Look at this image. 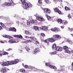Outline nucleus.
I'll use <instances>...</instances> for the list:
<instances>
[{"mask_svg":"<svg viewBox=\"0 0 73 73\" xmlns=\"http://www.w3.org/2000/svg\"><path fill=\"white\" fill-rule=\"evenodd\" d=\"M23 5V7L24 8L28 9L32 7V5L31 4H29V3H27L25 2V0H20Z\"/></svg>","mask_w":73,"mask_h":73,"instance_id":"1","label":"nucleus"},{"mask_svg":"<svg viewBox=\"0 0 73 73\" xmlns=\"http://www.w3.org/2000/svg\"><path fill=\"white\" fill-rule=\"evenodd\" d=\"M19 60L18 59H16L15 60H11V61H8L7 63L8 64V65H14V64H16L17 63L19 62Z\"/></svg>","mask_w":73,"mask_h":73,"instance_id":"2","label":"nucleus"},{"mask_svg":"<svg viewBox=\"0 0 73 73\" xmlns=\"http://www.w3.org/2000/svg\"><path fill=\"white\" fill-rule=\"evenodd\" d=\"M9 1L10 2H5L3 3V5L5 6H9L10 5H11L12 4L13 1L12 0H9Z\"/></svg>","mask_w":73,"mask_h":73,"instance_id":"3","label":"nucleus"},{"mask_svg":"<svg viewBox=\"0 0 73 73\" xmlns=\"http://www.w3.org/2000/svg\"><path fill=\"white\" fill-rule=\"evenodd\" d=\"M54 11L55 12L58 13L59 15H62V12H61V11L58 8L56 7L55 9H54Z\"/></svg>","mask_w":73,"mask_h":73,"instance_id":"4","label":"nucleus"},{"mask_svg":"<svg viewBox=\"0 0 73 73\" xmlns=\"http://www.w3.org/2000/svg\"><path fill=\"white\" fill-rule=\"evenodd\" d=\"M51 11L49 9L45 8L44 9V12L46 13V14H50Z\"/></svg>","mask_w":73,"mask_h":73,"instance_id":"5","label":"nucleus"},{"mask_svg":"<svg viewBox=\"0 0 73 73\" xmlns=\"http://www.w3.org/2000/svg\"><path fill=\"white\" fill-rule=\"evenodd\" d=\"M53 36L55 40H58L61 38V36H60V35H55Z\"/></svg>","mask_w":73,"mask_h":73,"instance_id":"6","label":"nucleus"},{"mask_svg":"<svg viewBox=\"0 0 73 73\" xmlns=\"http://www.w3.org/2000/svg\"><path fill=\"white\" fill-rule=\"evenodd\" d=\"M63 48L64 50H65L66 53H70V51L68 50L69 49V48H68V47L67 46H64Z\"/></svg>","mask_w":73,"mask_h":73,"instance_id":"7","label":"nucleus"},{"mask_svg":"<svg viewBox=\"0 0 73 73\" xmlns=\"http://www.w3.org/2000/svg\"><path fill=\"white\" fill-rule=\"evenodd\" d=\"M40 52V49L38 48H36L35 49V51H33V54H37V53Z\"/></svg>","mask_w":73,"mask_h":73,"instance_id":"8","label":"nucleus"},{"mask_svg":"<svg viewBox=\"0 0 73 73\" xmlns=\"http://www.w3.org/2000/svg\"><path fill=\"white\" fill-rule=\"evenodd\" d=\"M0 64L2 66H7L8 65V61H7L6 62H1L0 63Z\"/></svg>","mask_w":73,"mask_h":73,"instance_id":"9","label":"nucleus"},{"mask_svg":"<svg viewBox=\"0 0 73 73\" xmlns=\"http://www.w3.org/2000/svg\"><path fill=\"white\" fill-rule=\"evenodd\" d=\"M55 50L56 51H62V48L60 46H57L55 48Z\"/></svg>","mask_w":73,"mask_h":73,"instance_id":"10","label":"nucleus"},{"mask_svg":"<svg viewBox=\"0 0 73 73\" xmlns=\"http://www.w3.org/2000/svg\"><path fill=\"white\" fill-rule=\"evenodd\" d=\"M49 41L50 42H53L55 41V39L54 38V36H53V37L50 38H49Z\"/></svg>","mask_w":73,"mask_h":73,"instance_id":"11","label":"nucleus"},{"mask_svg":"<svg viewBox=\"0 0 73 73\" xmlns=\"http://www.w3.org/2000/svg\"><path fill=\"white\" fill-rule=\"evenodd\" d=\"M36 19L38 21H43L44 20V19L42 17H36Z\"/></svg>","mask_w":73,"mask_h":73,"instance_id":"12","label":"nucleus"},{"mask_svg":"<svg viewBox=\"0 0 73 73\" xmlns=\"http://www.w3.org/2000/svg\"><path fill=\"white\" fill-rule=\"evenodd\" d=\"M53 31L57 33L58 32L60 31V29L58 28L55 27L53 29Z\"/></svg>","mask_w":73,"mask_h":73,"instance_id":"13","label":"nucleus"},{"mask_svg":"<svg viewBox=\"0 0 73 73\" xmlns=\"http://www.w3.org/2000/svg\"><path fill=\"white\" fill-rule=\"evenodd\" d=\"M9 31H12L13 32H16V29L15 28V27H13V28H10L9 29Z\"/></svg>","mask_w":73,"mask_h":73,"instance_id":"14","label":"nucleus"},{"mask_svg":"<svg viewBox=\"0 0 73 73\" xmlns=\"http://www.w3.org/2000/svg\"><path fill=\"white\" fill-rule=\"evenodd\" d=\"M1 72L3 73H6L7 72V70L5 69L2 68L1 70Z\"/></svg>","mask_w":73,"mask_h":73,"instance_id":"15","label":"nucleus"},{"mask_svg":"<svg viewBox=\"0 0 73 73\" xmlns=\"http://www.w3.org/2000/svg\"><path fill=\"white\" fill-rule=\"evenodd\" d=\"M3 36L5 38H12V37L7 35H3Z\"/></svg>","mask_w":73,"mask_h":73,"instance_id":"16","label":"nucleus"},{"mask_svg":"<svg viewBox=\"0 0 73 73\" xmlns=\"http://www.w3.org/2000/svg\"><path fill=\"white\" fill-rule=\"evenodd\" d=\"M8 42L10 44H12L13 43H14V42H15V40H14V39H13L9 40Z\"/></svg>","mask_w":73,"mask_h":73,"instance_id":"17","label":"nucleus"},{"mask_svg":"<svg viewBox=\"0 0 73 73\" xmlns=\"http://www.w3.org/2000/svg\"><path fill=\"white\" fill-rule=\"evenodd\" d=\"M14 36L15 37L21 38H23V36H21V35H20L19 36V35H14Z\"/></svg>","mask_w":73,"mask_h":73,"instance_id":"18","label":"nucleus"},{"mask_svg":"<svg viewBox=\"0 0 73 73\" xmlns=\"http://www.w3.org/2000/svg\"><path fill=\"white\" fill-rule=\"evenodd\" d=\"M57 22L60 24L62 23V21L61 19H59L57 20Z\"/></svg>","mask_w":73,"mask_h":73,"instance_id":"19","label":"nucleus"},{"mask_svg":"<svg viewBox=\"0 0 73 73\" xmlns=\"http://www.w3.org/2000/svg\"><path fill=\"white\" fill-rule=\"evenodd\" d=\"M50 68H51L52 69H55L56 70H57V68L55 66H54L53 65H51V66H50Z\"/></svg>","mask_w":73,"mask_h":73,"instance_id":"20","label":"nucleus"},{"mask_svg":"<svg viewBox=\"0 0 73 73\" xmlns=\"http://www.w3.org/2000/svg\"><path fill=\"white\" fill-rule=\"evenodd\" d=\"M25 34L27 35H30L31 33L27 31H25Z\"/></svg>","mask_w":73,"mask_h":73,"instance_id":"21","label":"nucleus"},{"mask_svg":"<svg viewBox=\"0 0 73 73\" xmlns=\"http://www.w3.org/2000/svg\"><path fill=\"white\" fill-rule=\"evenodd\" d=\"M42 29L45 31V30H46L47 29V27H46L45 26H43L42 27Z\"/></svg>","mask_w":73,"mask_h":73,"instance_id":"22","label":"nucleus"},{"mask_svg":"<svg viewBox=\"0 0 73 73\" xmlns=\"http://www.w3.org/2000/svg\"><path fill=\"white\" fill-rule=\"evenodd\" d=\"M33 28H34V30H35V31H37V30L38 31V27L37 26H34Z\"/></svg>","mask_w":73,"mask_h":73,"instance_id":"23","label":"nucleus"},{"mask_svg":"<svg viewBox=\"0 0 73 73\" xmlns=\"http://www.w3.org/2000/svg\"><path fill=\"white\" fill-rule=\"evenodd\" d=\"M56 53H57V52H56V51H55L53 52H50V55H52L53 54H56Z\"/></svg>","mask_w":73,"mask_h":73,"instance_id":"24","label":"nucleus"},{"mask_svg":"<svg viewBox=\"0 0 73 73\" xmlns=\"http://www.w3.org/2000/svg\"><path fill=\"white\" fill-rule=\"evenodd\" d=\"M45 16L47 17L48 20H50V17L48 16V15L46 14L45 15Z\"/></svg>","mask_w":73,"mask_h":73,"instance_id":"25","label":"nucleus"},{"mask_svg":"<svg viewBox=\"0 0 73 73\" xmlns=\"http://www.w3.org/2000/svg\"><path fill=\"white\" fill-rule=\"evenodd\" d=\"M45 65L46 66H48V67L50 68V66H52V65H50L49 64V63H46L45 64Z\"/></svg>","mask_w":73,"mask_h":73,"instance_id":"26","label":"nucleus"},{"mask_svg":"<svg viewBox=\"0 0 73 73\" xmlns=\"http://www.w3.org/2000/svg\"><path fill=\"white\" fill-rule=\"evenodd\" d=\"M52 49H54L56 48V44H54L52 45Z\"/></svg>","mask_w":73,"mask_h":73,"instance_id":"27","label":"nucleus"},{"mask_svg":"<svg viewBox=\"0 0 73 73\" xmlns=\"http://www.w3.org/2000/svg\"><path fill=\"white\" fill-rule=\"evenodd\" d=\"M63 24L64 25H66V24H68V21L64 20L63 22Z\"/></svg>","mask_w":73,"mask_h":73,"instance_id":"28","label":"nucleus"},{"mask_svg":"<svg viewBox=\"0 0 73 73\" xmlns=\"http://www.w3.org/2000/svg\"><path fill=\"white\" fill-rule=\"evenodd\" d=\"M0 24H1V26H2V27H3V28H5L6 27L5 26V25H4V24L3 23H1Z\"/></svg>","mask_w":73,"mask_h":73,"instance_id":"29","label":"nucleus"},{"mask_svg":"<svg viewBox=\"0 0 73 73\" xmlns=\"http://www.w3.org/2000/svg\"><path fill=\"white\" fill-rule=\"evenodd\" d=\"M45 2L46 3V4H49L50 3V2L49 0H45Z\"/></svg>","mask_w":73,"mask_h":73,"instance_id":"30","label":"nucleus"},{"mask_svg":"<svg viewBox=\"0 0 73 73\" xmlns=\"http://www.w3.org/2000/svg\"><path fill=\"white\" fill-rule=\"evenodd\" d=\"M44 42H46V43H48L49 42V38L45 40L44 41Z\"/></svg>","mask_w":73,"mask_h":73,"instance_id":"31","label":"nucleus"},{"mask_svg":"<svg viewBox=\"0 0 73 73\" xmlns=\"http://www.w3.org/2000/svg\"><path fill=\"white\" fill-rule=\"evenodd\" d=\"M65 10H66L67 11H68V10H70V9L69 8H68V7H66V6H65Z\"/></svg>","mask_w":73,"mask_h":73,"instance_id":"32","label":"nucleus"},{"mask_svg":"<svg viewBox=\"0 0 73 73\" xmlns=\"http://www.w3.org/2000/svg\"><path fill=\"white\" fill-rule=\"evenodd\" d=\"M40 36H41L42 37H44L45 36V35L44 33H40Z\"/></svg>","mask_w":73,"mask_h":73,"instance_id":"33","label":"nucleus"},{"mask_svg":"<svg viewBox=\"0 0 73 73\" xmlns=\"http://www.w3.org/2000/svg\"><path fill=\"white\" fill-rule=\"evenodd\" d=\"M25 48L27 51H29V50H30V49H29V48L27 46H26V47H25Z\"/></svg>","mask_w":73,"mask_h":73,"instance_id":"34","label":"nucleus"},{"mask_svg":"<svg viewBox=\"0 0 73 73\" xmlns=\"http://www.w3.org/2000/svg\"><path fill=\"white\" fill-rule=\"evenodd\" d=\"M21 72H23V73H24L25 72V70L23 69H21L20 70Z\"/></svg>","mask_w":73,"mask_h":73,"instance_id":"35","label":"nucleus"},{"mask_svg":"<svg viewBox=\"0 0 73 73\" xmlns=\"http://www.w3.org/2000/svg\"><path fill=\"white\" fill-rule=\"evenodd\" d=\"M3 55H6V54H8V53L6 52H4L3 53Z\"/></svg>","mask_w":73,"mask_h":73,"instance_id":"36","label":"nucleus"},{"mask_svg":"<svg viewBox=\"0 0 73 73\" xmlns=\"http://www.w3.org/2000/svg\"><path fill=\"white\" fill-rule=\"evenodd\" d=\"M38 3H39L40 4H42V3L41 1V0H38Z\"/></svg>","mask_w":73,"mask_h":73,"instance_id":"37","label":"nucleus"},{"mask_svg":"<svg viewBox=\"0 0 73 73\" xmlns=\"http://www.w3.org/2000/svg\"><path fill=\"white\" fill-rule=\"evenodd\" d=\"M24 67L25 68H26V69H27V68H28V66L26 64L24 66Z\"/></svg>","mask_w":73,"mask_h":73,"instance_id":"38","label":"nucleus"},{"mask_svg":"<svg viewBox=\"0 0 73 73\" xmlns=\"http://www.w3.org/2000/svg\"><path fill=\"white\" fill-rule=\"evenodd\" d=\"M68 17L69 19H70L72 18V16H71V15H70V14H69L68 15Z\"/></svg>","mask_w":73,"mask_h":73,"instance_id":"39","label":"nucleus"},{"mask_svg":"<svg viewBox=\"0 0 73 73\" xmlns=\"http://www.w3.org/2000/svg\"><path fill=\"white\" fill-rule=\"evenodd\" d=\"M68 29L69 30L70 32H73V29L72 28L70 29V28H68Z\"/></svg>","mask_w":73,"mask_h":73,"instance_id":"40","label":"nucleus"},{"mask_svg":"<svg viewBox=\"0 0 73 73\" xmlns=\"http://www.w3.org/2000/svg\"><path fill=\"white\" fill-rule=\"evenodd\" d=\"M58 1V0H53V2L55 3V4H56L57 2Z\"/></svg>","mask_w":73,"mask_h":73,"instance_id":"41","label":"nucleus"},{"mask_svg":"<svg viewBox=\"0 0 73 73\" xmlns=\"http://www.w3.org/2000/svg\"><path fill=\"white\" fill-rule=\"evenodd\" d=\"M31 24V22L29 21H27V25H30Z\"/></svg>","mask_w":73,"mask_h":73,"instance_id":"42","label":"nucleus"},{"mask_svg":"<svg viewBox=\"0 0 73 73\" xmlns=\"http://www.w3.org/2000/svg\"><path fill=\"white\" fill-rule=\"evenodd\" d=\"M35 44L36 45H38H38L39 44V42H38V41H36Z\"/></svg>","mask_w":73,"mask_h":73,"instance_id":"43","label":"nucleus"},{"mask_svg":"<svg viewBox=\"0 0 73 73\" xmlns=\"http://www.w3.org/2000/svg\"><path fill=\"white\" fill-rule=\"evenodd\" d=\"M31 23H35V21H34V20H32L31 21Z\"/></svg>","mask_w":73,"mask_h":73,"instance_id":"44","label":"nucleus"},{"mask_svg":"<svg viewBox=\"0 0 73 73\" xmlns=\"http://www.w3.org/2000/svg\"><path fill=\"white\" fill-rule=\"evenodd\" d=\"M27 42H32V41L30 40H27Z\"/></svg>","mask_w":73,"mask_h":73,"instance_id":"45","label":"nucleus"},{"mask_svg":"<svg viewBox=\"0 0 73 73\" xmlns=\"http://www.w3.org/2000/svg\"><path fill=\"white\" fill-rule=\"evenodd\" d=\"M69 42L70 44H72L73 43L72 42V41H69Z\"/></svg>","mask_w":73,"mask_h":73,"instance_id":"46","label":"nucleus"},{"mask_svg":"<svg viewBox=\"0 0 73 73\" xmlns=\"http://www.w3.org/2000/svg\"><path fill=\"white\" fill-rule=\"evenodd\" d=\"M12 50V49L11 48H9V49L7 50L8 51H10V50Z\"/></svg>","mask_w":73,"mask_h":73,"instance_id":"47","label":"nucleus"},{"mask_svg":"<svg viewBox=\"0 0 73 73\" xmlns=\"http://www.w3.org/2000/svg\"><path fill=\"white\" fill-rule=\"evenodd\" d=\"M25 37L26 38H29V37L26 36H25Z\"/></svg>","mask_w":73,"mask_h":73,"instance_id":"48","label":"nucleus"},{"mask_svg":"<svg viewBox=\"0 0 73 73\" xmlns=\"http://www.w3.org/2000/svg\"><path fill=\"white\" fill-rule=\"evenodd\" d=\"M72 70H73V62H72Z\"/></svg>","mask_w":73,"mask_h":73,"instance_id":"49","label":"nucleus"},{"mask_svg":"<svg viewBox=\"0 0 73 73\" xmlns=\"http://www.w3.org/2000/svg\"><path fill=\"white\" fill-rule=\"evenodd\" d=\"M30 38H31V39H33L34 37L33 36H31L29 37Z\"/></svg>","mask_w":73,"mask_h":73,"instance_id":"50","label":"nucleus"},{"mask_svg":"<svg viewBox=\"0 0 73 73\" xmlns=\"http://www.w3.org/2000/svg\"><path fill=\"white\" fill-rule=\"evenodd\" d=\"M15 5V3L13 2V3H12V4L11 5Z\"/></svg>","mask_w":73,"mask_h":73,"instance_id":"51","label":"nucleus"},{"mask_svg":"<svg viewBox=\"0 0 73 73\" xmlns=\"http://www.w3.org/2000/svg\"><path fill=\"white\" fill-rule=\"evenodd\" d=\"M2 54H3L0 53V56H1V57L3 56Z\"/></svg>","mask_w":73,"mask_h":73,"instance_id":"52","label":"nucleus"},{"mask_svg":"<svg viewBox=\"0 0 73 73\" xmlns=\"http://www.w3.org/2000/svg\"><path fill=\"white\" fill-rule=\"evenodd\" d=\"M60 2H62V0H58Z\"/></svg>","mask_w":73,"mask_h":73,"instance_id":"53","label":"nucleus"},{"mask_svg":"<svg viewBox=\"0 0 73 73\" xmlns=\"http://www.w3.org/2000/svg\"><path fill=\"white\" fill-rule=\"evenodd\" d=\"M2 29V27L1 26H0V30H1Z\"/></svg>","mask_w":73,"mask_h":73,"instance_id":"54","label":"nucleus"},{"mask_svg":"<svg viewBox=\"0 0 73 73\" xmlns=\"http://www.w3.org/2000/svg\"><path fill=\"white\" fill-rule=\"evenodd\" d=\"M61 28H62V29H63L64 28V26H61Z\"/></svg>","mask_w":73,"mask_h":73,"instance_id":"55","label":"nucleus"},{"mask_svg":"<svg viewBox=\"0 0 73 73\" xmlns=\"http://www.w3.org/2000/svg\"><path fill=\"white\" fill-rule=\"evenodd\" d=\"M70 35L72 36V37H73V34H71Z\"/></svg>","mask_w":73,"mask_h":73,"instance_id":"56","label":"nucleus"},{"mask_svg":"<svg viewBox=\"0 0 73 73\" xmlns=\"http://www.w3.org/2000/svg\"><path fill=\"white\" fill-rule=\"evenodd\" d=\"M1 43H4V42H3V41H1Z\"/></svg>","mask_w":73,"mask_h":73,"instance_id":"57","label":"nucleus"},{"mask_svg":"<svg viewBox=\"0 0 73 73\" xmlns=\"http://www.w3.org/2000/svg\"><path fill=\"white\" fill-rule=\"evenodd\" d=\"M22 65H23V66L24 67V66H25V65H24V64L23 63V64H22Z\"/></svg>","mask_w":73,"mask_h":73,"instance_id":"58","label":"nucleus"},{"mask_svg":"<svg viewBox=\"0 0 73 73\" xmlns=\"http://www.w3.org/2000/svg\"><path fill=\"white\" fill-rule=\"evenodd\" d=\"M60 5H62V3H60Z\"/></svg>","mask_w":73,"mask_h":73,"instance_id":"59","label":"nucleus"},{"mask_svg":"<svg viewBox=\"0 0 73 73\" xmlns=\"http://www.w3.org/2000/svg\"><path fill=\"white\" fill-rule=\"evenodd\" d=\"M58 72H59V71H60V70H58Z\"/></svg>","mask_w":73,"mask_h":73,"instance_id":"60","label":"nucleus"},{"mask_svg":"<svg viewBox=\"0 0 73 73\" xmlns=\"http://www.w3.org/2000/svg\"><path fill=\"white\" fill-rule=\"evenodd\" d=\"M72 52L73 53V50L72 51Z\"/></svg>","mask_w":73,"mask_h":73,"instance_id":"61","label":"nucleus"},{"mask_svg":"<svg viewBox=\"0 0 73 73\" xmlns=\"http://www.w3.org/2000/svg\"><path fill=\"white\" fill-rule=\"evenodd\" d=\"M34 16H36V15H35Z\"/></svg>","mask_w":73,"mask_h":73,"instance_id":"62","label":"nucleus"}]
</instances>
